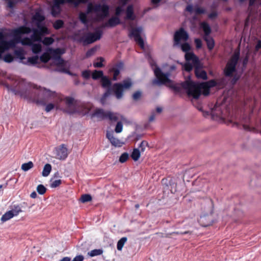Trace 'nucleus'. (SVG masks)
Wrapping results in <instances>:
<instances>
[{
    "label": "nucleus",
    "mask_w": 261,
    "mask_h": 261,
    "mask_svg": "<svg viewBox=\"0 0 261 261\" xmlns=\"http://www.w3.org/2000/svg\"><path fill=\"white\" fill-rule=\"evenodd\" d=\"M216 84L214 80L198 84L189 80L182 84V87L186 90L189 96L198 98L201 93L204 95H208L210 88L215 86Z\"/></svg>",
    "instance_id": "obj_1"
},
{
    "label": "nucleus",
    "mask_w": 261,
    "mask_h": 261,
    "mask_svg": "<svg viewBox=\"0 0 261 261\" xmlns=\"http://www.w3.org/2000/svg\"><path fill=\"white\" fill-rule=\"evenodd\" d=\"M109 14V7L106 5L89 4L88 6L87 14L81 13L80 19L83 23L87 22V15H91L95 21L103 19Z\"/></svg>",
    "instance_id": "obj_2"
},
{
    "label": "nucleus",
    "mask_w": 261,
    "mask_h": 261,
    "mask_svg": "<svg viewBox=\"0 0 261 261\" xmlns=\"http://www.w3.org/2000/svg\"><path fill=\"white\" fill-rule=\"evenodd\" d=\"M186 63L184 65V69L187 71H190L193 67L195 68V73L198 79L206 80L207 74L205 71L202 70V65L199 62L198 58L193 53H187L185 54Z\"/></svg>",
    "instance_id": "obj_3"
},
{
    "label": "nucleus",
    "mask_w": 261,
    "mask_h": 261,
    "mask_svg": "<svg viewBox=\"0 0 261 261\" xmlns=\"http://www.w3.org/2000/svg\"><path fill=\"white\" fill-rule=\"evenodd\" d=\"M51 53L53 55L52 59L54 60V64L57 66L56 70L72 75L69 71L70 67L69 63L63 60L60 57V55L63 54L62 50L60 48L51 50Z\"/></svg>",
    "instance_id": "obj_4"
},
{
    "label": "nucleus",
    "mask_w": 261,
    "mask_h": 261,
    "mask_svg": "<svg viewBox=\"0 0 261 261\" xmlns=\"http://www.w3.org/2000/svg\"><path fill=\"white\" fill-rule=\"evenodd\" d=\"M34 20L38 21L37 26L38 29H33L32 30L33 34L32 38L34 41H39L41 40V36L44 34H48L49 32L47 28L41 25V22L44 19V17L39 12H36L33 16Z\"/></svg>",
    "instance_id": "obj_5"
},
{
    "label": "nucleus",
    "mask_w": 261,
    "mask_h": 261,
    "mask_svg": "<svg viewBox=\"0 0 261 261\" xmlns=\"http://www.w3.org/2000/svg\"><path fill=\"white\" fill-rule=\"evenodd\" d=\"M153 70L157 79L153 81V84L158 85L165 84L168 86L172 85V81L169 77L170 75V72H164L157 67L153 68Z\"/></svg>",
    "instance_id": "obj_6"
},
{
    "label": "nucleus",
    "mask_w": 261,
    "mask_h": 261,
    "mask_svg": "<svg viewBox=\"0 0 261 261\" xmlns=\"http://www.w3.org/2000/svg\"><path fill=\"white\" fill-rule=\"evenodd\" d=\"M92 116L96 117L99 120L108 119L111 121H116L122 119V116L118 114L112 113L109 111H104L100 109H96L92 115Z\"/></svg>",
    "instance_id": "obj_7"
},
{
    "label": "nucleus",
    "mask_w": 261,
    "mask_h": 261,
    "mask_svg": "<svg viewBox=\"0 0 261 261\" xmlns=\"http://www.w3.org/2000/svg\"><path fill=\"white\" fill-rule=\"evenodd\" d=\"M240 57V52L236 50L228 60L224 70L225 76H231L236 71V66Z\"/></svg>",
    "instance_id": "obj_8"
},
{
    "label": "nucleus",
    "mask_w": 261,
    "mask_h": 261,
    "mask_svg": "<svg viewBox=\"0 0 261 261\" xmlns=\"http://www.w3.org/2000/svg\"><path fill=\"white\" fill-rule=\"evenodd\" d=\"M87 1V0H55L51 8V14L55 17L57 16L61 11L60 5L64 4L65 2L72 3L77 6L80 3H84Z\"/></svg>",
    "instance_id": "obj_9"
},
{
    "label": "nucleus",
    "mask_w": 261,
    "mask_h": 261,
    "mask_svg": "<svg viewBox=\"0 0 261 261\" xmlns=\"http://www.w3.org/2000/svg\"><path fill=\"white\" fill-rule=\"evenodd\" d=\"M132 85L130 79H127L123 81L122 84H115L113 86L115 94L117 99H120L123 96V89H127Z\"/></svg>",
    "instance_id": "obj_10"
},
{
    "label": "nucleus",
    "mask_w": 261,
    "mask_h": 261,
    "mask_svg": "<svg viewBox=\"0 0 261 261\" xmlns=\"http://www.w3.org/2000/svg\"><path fill=\"white\" fill-rule=\"evenodd\" d=\"M188 38V33L183 28H180L174 33V45H180L182 42H186Z\"/></svg>",
    "instance_id": "obj_11"
},
{
    "label": "nucleus",
    "mask_w": 261,
    "mask_h": 261,
    "mask_svg": "<svg viewBox=\"0 0 261 261\" xmlns=\"http://www.w3.org/2000/svg\"><path fill=\"white\" fill-rule=\"evenodd\" d=\"M22 212L20 206L18 205H14L13 207L6 212L1 217V221L4 223L17 216L18 214Z\"/></svg>",
    "instance_id": "obj_12"
},
{
    "label": "nucleus",
    "mask_w": 261,
    "mask_h": 261,
    "mask_svg": "<svg viewBox=\"0 0 261 261\" xmlns=\"http://www.w3.org/2000/svg\"><path fill=\"white\" fill-rule=\"evenodd\" d=\"M142 33L143 28L142 27L132 28L130 32V35L134 38L135 41L141 48H144V42L141 36Z\"/></svg>",
    "instance_id": "obj_13"
},
{
    "label": "nucleus",
    "mask_w": 261,
    "mask_h": 261,
    "mask_svg": "<svg viewBox=\"0 0 261 261\" xmlns=\"http://www.w3.org/2000/svg\"><path fill=\"white\" fill-rule=\"evenodd\" d=\"M34 88L39 89L40 94H42L46 99H55L57 98L59 100H62V97L61 96L56 93L55 92L51 91L45 88H41L40 87H38L37 86H34Z\"/></svg>",
    "instance_id": "obj_14"
},
{
    "label": "nucleus",
    "mask_w": 261,
    "mask_h": 261,
    "mask_svg": "<svg viewBox=\"0 0 261 261\" xmlns=\"http://www.w3.org/2000/svg\"><path fill=\"white\" fill-rule=\"evenodd\" d=\"M41 39L39 41H41ZM32 38H25L21 39L20 42L23 45L32 46V51L35 54L39 53L41 50V45L39 44H33V42H35Z\"/></svg>",
    "instance_id": "obj_15"
},
{
    "label": "nucleus",
    "mask_w": 261,
    "mask_h": 261,
    "mask_svg": "<svg viewBox=\"0 0 261 261\" xmlns=\"http://www.w3.org/2000/svg\"><path fill=\"white\" fill-rule=\"evenodd\" d=\"M64 100L66 106V112L70 114L76 113L77 103L74 99L71 97H66Z\"/></svg>",
    "instance_id": "obj_16"
},
{
    "label": "nucleus",
    "mask_w": 261,
    "mask_h": 261,
    "mask_svg": "<svg viewBox=\"0 0 261 261\" xmlns=\"http://www.w3.org/2000/svg\"><path fill=\"white\" fill-rule=\"evenodd\" d=\"M101 35L102 32L99 30L96 31L93 33H89L85 37V42L88 44L92 43L100 39Z\"/></svg>",
    "instance_id": "obj_17"
},
{
    "label": "nucleus",
    "mask_w": 261,
    "mask_h": 261,
    "mask_svg": "<svg viewBox=\"0 0 261 261\" xmlns=\"http://www.w3.org/2000/svg\"><path fill=\"white\" fill-rule=\"evenodd\" d=\"M101 83L102 86L103 88H108L109 89L107 91V92L103 94V97L101 98V101L102 102H103L105 98L109 96L110 95L111 93V90L109 88L111 85V81L106 76H104L103 77H102L101 79Z\"/></svg>",
    "instance_id": "obj_18"
},
{
    "label": "nucleus",
    "mask_w": 261,
    "mask_h": 261,
    "mask_svg": "<svg viewBox=\"0 0 261 261\" xmlns=\"http://www.w3.org/2000/svg\"><path fill=\"white\" fill-rule=\"evenodd\" d=\"M106 136L111 144L116 147H121L123 144V143L122 141L114 136V133L112 132H111L108 131L107 132Z\"/></svg>",
    "instance_id": "obj_19"
},
{
    "label": "nucleus",
    "mask_w": 261,
    "mask_h": 261,
    "mask_svg": "<svg viewBox=\"0 0 261 261\" xmlns=\"http://www.w3.org/2000/svg\"><path fill=\"white\" fill-rule=\"evenodd\" d=\"M56 158L59 160H64L68 155L67 149L64 145H62L56 149Z\"/></svg>",
    "instance_id": "obj_20"
},
{
    "label": "nucleus",
    "mask_w": 261,
    "mask_h": 261,
    "mask_svg": "<svg viewBox=\"0 0 261 261\" xmlns=\"http://www.w3.org/2000/svg\"><path fill=\"white\" fill-rule=\"evenodd\" d=\"M186 10L191 14L194 13L196 15L203 14L205 12V10L203 8L198 6L193 7L191 5H188L186 8Z\"/></svg>",
    "instance_id": "obj_21"
},
{
    "label": "nucleus",
    "mask_w": 261,
    "mask_h": 261,
    "mask_svg": "<svg viewBox=\"0 0 261 261\" xmlns=\"http://www.w3.org/2000/svg\"><path fill=\"white\" fill-rule=\"evenodd\" d=\"M14 45V42L12 41H2L0 43V59L2 58V54L10 47Z\"/></svg>",
    "instance_id": "obj_22"
},
{
    "label": "nucleus",
    "mask_w": 261,
    "mask_h": 261,
    "mask_svg": "<svg viewBox=\"0 0 261 261\" xmlns=\"http://www.w3.org/2000/svg\"><path fill=\"white\" fill-rule=\"evenodd\" d=\"M120 23V19L117 17H113L109 21L102 25L103 28L114 27Z\"/></svg>",
    "instance_id": "obj_23"
},
{
    "label": "nucleus",
    "mask_w": 261,
    "mask_h": 261,
    "mask_svg": "<svg viewBox=\"0 0 261 261\" xmlns=\"http://www.w3.org/2000/svg\"><path fill=\"white\" fill-rule=\"evenodd\" d=\"M32 31V30L30 28L25 27H21L18 29H16L13 31V34L15 36H18L23 34H28Z\"/></svg>",
    "instance_id": "obj_24"
},
{
    "label": "nucleus",
    "mask_w": 261,
    "mask_h": 261,
    "mask_svg": "<svg viewBox=\"0 0 261 261\" xmlns=\"http://www.w3.org/2000/svg\"><path fill=\"white\" fill-rule=\"evenodd\" d=\"M90 111V107L86 105H78L77 104L76 112V113H79L82 115H85L87 114Z\"/></svg>",
    "instance_id": "obj_25"
},
{
    "label": "nucleus",
    "mask_w": 261,
    "mask_h": 261,
    "mask_svg": "<svg viewBox=\"0 0 261 261\" xmlns=\"http://www.w3.org/2000/svg\"><path fill=\"white\" fill-rule=\"evenodd\" d=\"M126 19L129 20H134L135 16L134 14V10L133 6L129 5L127 7L126 11Z\"/></svg>",
    "instance_id": "obj_26"
},
{
    "label": "nucleus",
    "mask_w": 261,
    "mask_h": 261,
    "mask_svg": "<svg viewBox=\"0 0 261 261\" xmlns=\"http://www.w3.org/2000/svg\"><path fill=\"white\" fill-rule=\"evenodd\" d=\"M203 39L206 42L208 48L210 50L212 49L215 45L214 39L210 36H204Z\"/></svg>",
    "instance_id": "obj_27"
},
{
    "label": "nucleus",
    "mask_w": 261,
    "mask_h": 261,
    "mask_svg": "<svg viewBox=\"0 0 261 261\" xmlns=\"http://www.w3.org/2000/svg\"><path fill=\"white\" fill-rule=\"evenodd\" d=\"M200 26L204 31V36H210V34L211 33V29L210 25L206 22H203L201 23Z\"/></svg>",
    "instance_id": "obj_28"
},
{
    "label": "nucleus",
    "mask_w": 261,
    "mask_h": 261,
    "mask_svg": "<svg viewBox=\"0 0 261 261\" xmlns=\"http://www.w3.org/2000/svg\"><path fill=\"white\" fill-rule=\"evenodd\" d=\"M212 115L213 116L221 117H223V114L221 112V109L216 106L212 110L211 112Z\"/></svg>",
    "instance_id": "obj_29"
},
{
    "label": "nucleus",
    "mask_w": 261,
    "mask_h": 261,
    "mask_svg": "<svg viewBox=\"0 0 261 261\" xmlns=\"http://www.w3.org/2000/svg\"><path fill=\"white\" fill-rule=\"evenodd\" d=\"M51 170V166L49 164H46L44 165L43 171L42 172V175L44 177L47 176Z\"/></svg>",
    "instance_id": "obj_30"
},
{
    "label": "nucleus",
    "mask_w": 261,
    "mask_h": 261,
    "mask_svg": "<svg viewBox=\"0 0 261 261\" xmlns=\"http://www.w3.org/2000/svg\"><path fill=\"white\" fill-rule=\"evenodd\" d=\"M103 250L101 249H94L88 252V255L90 257L98 256L102 254Z\"/></svg>",
    "instance_id": "obj_31"
},
{
    "label": "nucleus",
    "mask_w": 261,
    "mask_h": 261,
    "mask_svg": "<svg viewBox=\"0 0 261 261\" xmlns=\"http://www.w3.org/2000/svg\"><path fill=\"white\" fill-rule=\"evenodd\" d=\"M34 167V164L32 162L29 161L28 163L22 164L21 167V169L26 172L29 170L32 169Z\"/></svg>",
    "instance_id": "obj_32"
},
{
    "label": "nucleus",
    "mask_w": 261,
    "mask_h": 261,
    "mask_svg": "<svg viewBox=\"0 0 261 261\" xmlns=\"http://www.w3.org/2000/svg\"><path fill=\"white\" fill-rule=\"evenodd\" d=\"M127 239L126 237H123L120 240H119L117 243V248L119 251H121L122 249V248L126 242Z\"/></svg>",
    "instance_id": "obj_33"
},
{
    "label": "nucleus",
    "mask_w": 261,
    "mask_h": 261,
    "mask_svg": "<svg viewBox=\"0 0 261 261\" xmlns=\"http://www.w3.org/2000/svg\"><path fill=\"white\" fill-rule=\"evenodd\" d=\"M131 157L135 161H138L140 157V150L137 148L134 149L131 154Z\"/></svg>",
    "instance_id": "obj_34"
},
{
    "label": "nucleus",
    "mask_w": 261,
    "mask_h": 261,
    "mask_svg": "<svg viewBox=\"0 0 261 261\" xmlns=\"http://www.w3.org/2000/svg\"><path fill=\"white\" fill-rule=\"evenodd\" d=\"M104 76H103V72L101 70H99V71H97V70H95L93 73H92V77L93 78V79L94 80H97L98 79V78H102V77H103Z\"/></svg>",
    "instance_id": "obj_35"
},
{
    "label": "nucleus",
    "mask_w": 261,
    "mask_h": 261,
    "mask_svg": "<svg viewBox=\"0 0 261 261\" xmlns=\"http://www.w3.org/2000/svg\"><path fill=\"white\" fill-rule=\"evenodd\" d=\"M180 45L182 50L183 51L186 53V54L187 53H191L190 52H188L191 49V47L188 43H183L182 44H181V43L180 45Z\"/></svg>",
    "instance_id": "obj_36"
},
{
    "label": "nucleus",
    "mask_w": 261,
    "mask_h": 261,
    "mask_svg": "<svg viewBox=\"0 0 261 261\" xmlns=\"http://www.w3.org/2000/svg\"><path fill=\"white\" fill-rule=\"evenodd\" d=\"M36 190L39 194L43 195L46 192V189L43 185L40 184L37 187Z\"/></svg>",
    "instance_id": "obj_37"
},
{
    "label": "nucleus",
    "mask_w": 261,
    "mask_h": 261,
    "mask_svg": "<svg viewBox=\"0 0 261 261\" xmlns=\"http://www.w3.org/2000/svg\"><path fill=\"white\" fill-rule=\"evenodd\" d=\"M41 41L43 44L49 45L54 42V40L51 37H45Z\"/></svg>",
    "instance_id": "obj_38"
},
{
    "label": "nucleus",
    "mask_w": 261,
    "mask_h": 261,
    "mask_svg": "<svg viewBox=\"0 0 261 261\" xmlns=\"http://www.w3.org/2000/svg\"><path fill=\"white\" fill-rule=\"evenodd\" d=\"M92 199L91 196L89 194H85L81 196V201L83 203L91 201Z\"/></svg>",
    "instance_id": "obj_39"
},
{
    "label": "nucleus",
    "mask_w": 261,
    "mask_h": 261,
    "mask_svg": "<svg viewBox=\"0 0 261 261\" xmlns=\"http://www.w3.org/2000/svg\"><path fill=\"white\" fill-rule=\"evenodd\" d=\"M123 130V124L121 121H118L115 128L116 133H120Z\"/></svg>",
    "instance_id": "obj_40"
},
{
    "label": "nucleus",
    "mask_w": 261,
    "mask_h": 261,
    "mask_svg": "<svg viewBox=\"0 0 261 261\" xmlns=\"http://www.w3.org/2000/svg\"><path fill=\"white\" fill-rule=\"evenodd\" d=\"M39 60V57L37 56L30 57L28 58V63L34 65L38 63Z\"/></svg>",
    "instance_id": "obj_41"
},
{
    "label": "nucleus",
    "mask_w": 261,
    "mask_h": 261,
    "mask_svg": "<svg viewBox=\"0 0 261 261\" xmlns=\"http://www.w3.org/2000/svg\"><path fill=\"white\" fill-rule=\"evenodd\" d=\"M40 59L42 62L46 63L50 59V56L47 53H44L41 56Z\"/></svg>",
    "instance_id": "obj_42"
},
{
    "label": "nucleus",
    "mask_w": 261,
    "mask_h": 261,
    "mask_svg": "<svg viewBox=\"0 0 261 261\" xmlns=\"http://www.w3.org/2000/svg\"><path fill=\"white\" fill-rule=\"evenodd\" d=\"M128 158V154L126 152L122 153L119 158V161L121 163H124L127 161Z\"/></svg>",
    "instance_id": "obj_43"
},
{
    "label": "nucleus",
    "mask_w": 261,
    "mask_h": 261,
    "mask_svg": "<svg viewBox=\"0 0 261 261\" xmlns=\"http://www.w3.org/2000/svg\"><path fill=\"white\" fill-rule=\"evenodd\" d=\"M61 184V180L60 179H57L53 180L51 184L50 187L52 188H55L59 186Z\"/></svg>",
    "instance_id": "obj_44"
},
{
    "label": "nucleus",
    "mask_w": 261,
    "mask_h": 261,
    "mask_svg": "<svg viewBox=\"0 0 261 261\" xmlns=\"http://www.w3.org/2000/svg\"><path fill=\"white\" fill-rule=\"evenodd\" d=\"M246 0H239L240 3H243ZM254 4H261V0H249V5L252 6Z\"/></svg>",
    "instance_id": "obj_45"
},
{
    "label": "nucleus",
    "mask_w": 261,
    "mask_h": 261,
    "mask_svg": "<svg viewBox=\"0 0 261 261\" xmlns=\"http://www.w3.org/2000/svg\"><path fill=\"white\" fill-rule=\"evenodd\" d=\"M55 108V104L49 103L46 105L45 110L46 112H49Z\"/></svg>",
    "instance_id": "obj_46"
},
{
    "label": "nucleus",
    "mask_w": 261,
    "mask_h": 261,
    "mask_svg": "<svg viewBox=\"0 0 261 261\" xmlns=\"http://www.w3.org/2000/svg\"><path fill=\"white\" fill-rule=\"evenodd\" d=\"M4 60L6 62L10 63L13 60V57L10 54H7L4 57Z\"/></svg>",
    "instance_id": "obj_47"
},
{
    "label": "nucleus",
    "mask_w": 261,
    "mask_h": 261,
    "mask_svg": "<svg viewBox=\"0 0 261 261\" xmlns=\"http://www.w3.org/2000/svg\"><path fill=\"white\" fill-rule=\"evenodd\" d=\"M98 60H99L100 61L94 63V66L95 67H102L103 66L102 62L104 61V59L100 57Z\"/></svg>",
    "instance_id": "obj_48"
},
{
    "label": "nucleus",
    "mask_w": 261,
    "mask_h": 261,
    "mask_svg": "<svg viewBox=\"0 0 261 261\" xmlns=\"http://www.w3.org/2000/svg\"><path fill=\"white\" fill-rule=\"evenodd\" d=\"M63 24L62 21L61 20H57L54 24V27L56 29H59L61 28Z\"/></svg>",
    "instance_id": "obj_49"
},
{
    "label": "nucleus",
    "mask_w": 261,
    "mask_h": 261,
    "mask_svg": "<svg viewBox=\"0 0 261 261\" xmlns=\"http://www.w3.org/2000/svg\"><path fill=\"white\" fill-rule=\"evenodd\" d=\"M142 93L141 91H138L135 92L133 95V98L135 100H138L141 96Z\"/></svg>",
    "instance_id": "obj_50"
},
{
    "label": "nucleus",
    "mask_w": 261,
    "mask_h": 261,
    "mask_svg": "<svg viewBox=\"0 0 261 261\" xmlns=\"http://www.w3.org/2000/svg\"><path fill=\"white\" fill-rule=\"evenodd\" d=\"M113 72V80L114 81L117 80V77L119 74L120 71L118 69H113L112 70Z\"/></svg>",
    "instance_id": "obj_51"
},
{
    "label": "nucleus",
    "mask_w": 261,
    "mask_h": 261,
    "mask_svg": "<svg viewBox=\"0 0 261 261\" xmlns=\"http://www.w3.org/2000/svg\"><path fill=\"white\" fill-rule=\"evenodd\" d=\"M148 143L146 141H142L139 146V148L141 150V152H144L145 149V147L147 146Z\"/></svg>",
    "instance_id": "obj_52"
},
{
    "label": "nucleus",
    "mask_w": 261,
    "mask_h": 261,
    "mask_svg": "<svg viewBox=\"0 0 261 261\" xmlns=\"http://www.w3.org/2000/svg\"><path fill=\"white\" fill-rule=\"evenodd\" d=\"M156 116V114L155 112H152L149 117V122H153L155 120V118Z\"/></svg>",
    "instance_id": "obj_53"
},
{
    "label": "nucleus",
    "mask_w": 261,
    "mask_h": 261,
    "mask_svg": "<svg viewBox=\"0 0 261 261\" xmlns=\"http://www.w3.org/2000/svg\"><path fill=\"white\" fill-rule=\"evenodd\" d=\"M247 52L246 53V57H245V58H244V59L243 60V65H246L247 64V63L248 62V55H249V52H250V49L248 48V45H247Z\"/></svg>",
    "instance_id": "obj_54"
},
{
    "label": "nucleus",
    "mask_w": 261,
    "mask_h": 261,
    "mask_svg": "<svg viewBox=\"0 0 261 261\" xmlns=\"http://www.w3.org/2000/svg\"><path fill=\"white\" fill-rule=\"evenodd\" d=\"M95 50H96V49L94 48H92L90 49L86 53V57H89L92 56L94 54Z\"/></svg>",
    "instance_id": "obj_55"
},
{
    "label": "nucleus",
    "mask_w": 261,
    "mask_h": 261,
    "mask_svg": "<svg viewBox=\"0 0 261 261\" xmlns=\"http://www.w3.org/2000/svg\"><path fill=\"white\" fill-rule=\"evenodd\" d=\"M195 43L196 44V47L197 48H200L202 46V42L200 39H195Z\"/></svg>",
    "instance_id": "obj_56"
},
{
    "label": "nucleus",
    "mask_w": 261,
    "mask_h": 261,
    "mask_svg": "<svg viewBox=\"0 0 261 261\" xmlns=\"http://www.w3.org/2000/svg\"><path fill=\"white\" fill-rule=\"evenodd\" d=\"M84 259V257L82 255H79L76 256L71 261H83Z\"/></svg>",
    "instance_id": "obj_57"
},
{
    "label": "nucleus",
    "mask_w": 261,
    "mask_h": 261,
    "mask_svg": "<svg viewBox=\"0 0 261 261\" xmlns=\"http://www.w3.org/2000/svg\"><path fill=\"white\" fill-rule=\"evenodd\" d=\"M123 11V9L122 8V6L118 7L116 9V14L117 15H119Z\"/></svg>",
    "instance_id": "obj_58"
},
{
    "label": "nucleus",
    "mask_w": 261,
    "mask_h": 261,
    "mask_svg": "<svg viewBox=\"0 0 261 261\" xmlns=\"http://www.w3.org/2000/svg\"><path fill=\"white\" fill-rule=\"evenodd\" d=\"M90 73L89 71L85 70L82 72V75L84 77L87 79L90 77Z\"/></svg>",
    "instance_id": "obj_59"
},
{
    "label": "nucleus",
    "mask_w": 261,
    "mask_h": 261,
    "mask_svg": "<svg viewBox=\"0 0 261 261\" xmlns=\"http://www.w3.org/2000/svg\"><path fill=\"white\" fill-rule=\"evenodd\" d=\"M217 15V13L216 12H213L209 14L208 17L210 18L213 19L215 18Z\"/></svg>",
    "instance_id": "obj_60"
},
{
    "label": "nucleus",
    "mask_w": 261,
    "mask_h": 261,
    "mask_svg": "<svg viewBox=\"0 0 261 261\" xmlns=\"http://www.w3.org/2000/svg\"><path fill=\"white\" fill-rule=\"evenodd\" d=\"M261 48V41H258L257 43L255 46V50L257 51L259 48Z\"/></svg>",
    "instance_id": "obj_61"
},
{
    "label": "nucleus",
    "mask_w": 261,
    "mask_h": 261,
    "mask_svg": "<svg viewBox=\"0 0 261 261\" xmlns=\"http://www.w3.org/2000/svg\"><path fill=\"white\" fill-rule=\"evenodd\" d=\"M162 111H163L162 108H161V107H157L156 109V112H155L156 114V113L160 114V113H161L162 112Z\"/></svg>",
    "instance_id": "obj_62"
},
{
    "label": "nucleus",
    "mask_w": 261,
    "mask_h": 261,
    "mask_svg": "<svg viewBox=\"0 0 261 261\" xmlns=\"http://www.w3.org/2000/svg\"><path fill=\"white\" fill-rule=\"evenodd\" d=\"M37 194L36 193V192L34 191L33 192L31 195H30V197L32 198H36L37 197Z\"/></svg>",
    "instance_id": "obj_63"
},
{
    "label": "nucleus",
    "mask_w": 261,
    "mask_h": 261,
    "mask_svg": "<svg viewBox=\"0 0 261 261\" xmlns=\"http://www.w3.org/2000/svg\"><path fill=\"white\" fill-rule=\"evenodd\" d=\"M60 261H70V258L68 257H65Z\"/></svg>",
    "instance_id": "obj_64"
}]
</instances>
